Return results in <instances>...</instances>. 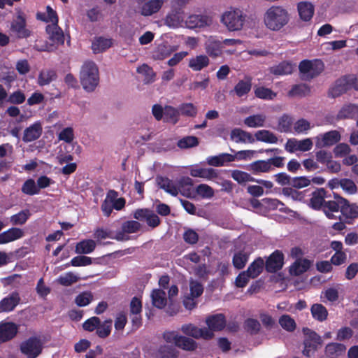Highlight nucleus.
Returning <instances> with one entry per match:
<instances>
[{"mask_svg": "<svg viewBox=\"0 0 358 358\" xmlns=\"http://www.w3.org/2000/svg\"><path fill=\"white\" fill-rule=\"evenodd\" d=\"M289 21L288 10L282 6H272L265 12L264 22L266 27L272 31H278Z\"/></svg>", "mask_w": 358, "mask_h": 358, "instance_id": "f257e3e1", "label": "nucleus"}, {"mask_svg": "<svg viewBox=\"0 0 358 358\" xmlns=\"http://www.w3.org/2000/svg\"><path fill=\"white\" fill-rule=\"evenodd\" d=\"M80 80L83 89L93 92L99 83V72L97 65L92 61L85 62L80 69Z\"/></svg>", "mask_w": 358, "mask_h": 358, "instance_id": "f03ea898", "label": "nucleus"}, {"mask_svg": "<svg viewBox=\"0 0 358 358\" xmlns=\"http://www.w3.org/2000/svg\"><path fill=\"white\" fill-rule=\"evenodd\" d=\"M246 15L237 8H231L221 15L220 21L230 31H240L245 22Z\"/></svg>", "mask_w": 358, "mask_h": 358, "instance_id": "7ed1b4c3", "label": "nucleus"}, {"mask_svg": "<svg viewBox=\"0 0 358 358\" xmlns=\"http://www.w3.org/2000/svg\"><path fill=\"white\" fill-rule=\"evenodd\" d=\"M324 63L320 59H305L299 65L301 78L304 80H310L317 77L324 71Z\"/></svg>", "mask_w": 358, "mask_h": 358, "instance_id": "20e7f679", "label": "nucleus"}, {"mask_svg": "<svg viewBox=\"0 0 358 358\" xmlns=\"http://www.w3.org/2000/svg\"><path fill=\"white\" fill-rule=\"evenodd\" d=\"M352 87L358 90V78L353 75L344 76L336 80L329 90V95L332 97H337Z\"/></svg>", "mask_w": 358, "mask_h": 358, "instance_id": "39448f33", "label": "nucleus"}, {"mask_svg": "<svg viewBox=\"0 0 358 358\" xmlns=\"http://www.w3.org/2000/svg\"><path fill=\"white\" fill-rule=\"evenodd\" d=\"M20 349L27 358H36L42 352L43 343L40 338L34 336L22 342Z\"/></svg>", "mask_w": 358, "mask_h": 358, "instance_id": "423d86ee", "label": "nucleus"}, {"mask_svg": "<svg viewBox=\"0 0 358 358\" xmlns=\"http://www.w3.org/2000/svg\"><path fill=\"white\" fill-rule=\"evenodd\" d=\"M10 31L18 38H25L31 35V31L27 28L25 15L22 12L18 11L12 20Z\"/></svg>", "mask_w": 358, "mask_h": 358, "instance_id": "0eeeda50", "label": "nucleus"}, {"mask_svg": "<svg viewBox=\"0 0 358 358\" xmlns=\"http://www.w3.org/2000/svg\"><path fill=\"white\" fill-rule=\"evenodd\" d=\"M185 27L190 29H204L213 24V18L208 15L192 14L189 15L184 21Z\"/></svg>", "mask_w": 358, "mask_h": 358, "instance_id": "6e6552de", "label": "nucleus"}, {"mask_svg": "<svg viewBox=\"0 0 358 358\" xmlns=\"http://www.w3.org/2000/svg\"><path fill=\"white\" fill-rule=\"evenodd\" d=\"M180 329L184 334L195 339L203 338L208 340L213 336V333L207 328H199L191 323L182 325Z\"/></svg>", "mask_w": 358, "mask_h": 358, "instance_id": "1a4fd4ad", "label": "nucleus"}, {"mask_svg": "<svg viewBox=\"0 0 358 358\" xmlns=\"http://www.w3.org/2000/svg\"><path fill=\"white\" fill-rule=\"evenodd\" d=\"M204 48L208 56L213 59L222 56L224 52L222 41H220L215 36L207 37L204 43Z\"/></svg>", "mask_w": 358, "mask_h": 358, "instance_id": "9d476101", "label": "nucleus"}, {"mask_svg": "<svg viewBox=\"0 0 358 358\" xmlns=\"http://www.w3.org/2000/svg\"><path fill=\"white\" fill-rule=\"evenodd\" d=\"M141 224L134 220L124 222L121 226V230L115 233L114 239L118 241H125L129 239V234L138 232L141 229Z\"/></svg>", "mask_w": 358, "mask_h": 358, "instance_id": "9b49d317", "label": "nucleus"}, {"mask_svg": "<svg viewBox=\"0 0 358 358\" xmlns=\"http://www.w3.org/2000/svg\"><path fill=\"white\" fill-rule=\"evenodd\" d=\"M313 145V143L310 138H305L303 140L289 138L287 141L285 145V149L290 153H293L296 151L306 152L310 150Z\"/></svg>", "mask_w": 358, "mask_h": 358, "instance_id": "f8f14e48", "label": "nucleus"}, {"mask_svg": "<svg viewBox=\"0 0 358 358\" xmlns=\"http://www.w3.org/2000/svg\"><path fill=\"white\" fill-rule=\"evenodd\" d=\"M315 146L318 148L330 147L341 140V134L336 130H332L319 134L315 138Z\"/></svg>", "mask_w": 358, "mask_h": 358, "instance_id": "ddd939ff", "label": "nucleus"}, {"mask_svg": "<svg viewBox=\"0 0 358 358\" xmlns=\"http://www.w3.org/2000/svg\"><path fill=\"white\" fill-rule=\"evenodd\" d=\"M134 217L140 221H146L148 225L152 228H155L160 224L159 217L155 213L148 209L136 210L134 213Z\"/></svg>", "mask_w": 358, "mask_h": 358, "instance_id": "4468645a", "label": "nucleus"}, {"mask_svg": "<svg viewBox=\"0 0 358 358\" xmlns=\"http://www.w3.org/2000/svg\"><path fill=\"white\" fill-rule=\"evenodd\" d=\"M166 0H148L141 4L139 12L143 16H151L158 13Z\"/></svg>", "mask_w": 358, "mask_h": 358, "instance_id": "2eb2a0df", "label": "nucleus"}, {"mask_svg": "<svg viewBox=\"0 0 358 358\" xmlns=\"http://www.w3.org/2000/svg\"><path fill=\"white\" fill-rule=\"evenodd\" d=\"M252 250L248 247H244L242 250H236L232 258L233 266L236 269H242L246 265Z\"/></svg>", "mask_w": 358, "mask_h": 358, "instance_id": "dca6fc26", "label": "nucleus"}, {"mask_svg": "<svg viewBox=\"0 0 358 358\" xmlns=\"http://www.w3.org/2000/svg\"><path fill=\"white\" fill-rule=\"evenodd\" d=\"M284 256L282 252L275 250L266 262L265 266L268 272H275L283 266Z\"/></svg>", "mask_w": 358, "mask_h": 358, "instance_id": "f3484780", "label": "nucleus"}, {"mask_svg": "<svg viewBox=\"0 0 358 358\" xmlns=\"http://www.w3.org/2000/svg\"><path fill=\"white\" fill-rule=\"evenodd\" d=\"M156 182L157 186L164 189L168 194L176 196L179 194V187L176 181L170 180L166 177L157 176Z\"/></svg>", "mask_w": 358, "mask_h": 358, "instance_id": "a211bd4d", "label": "nucleus"}, {"mask_svg": "<svg viewBox=\"0 0 358 358\" xmlns=\"http://www.w3.org/2000/svg\"><path fill=\"white\" fill-rule=\"evenodd\" d=\"M17 331V326L13 322L0 323V343H4L13 338Z\"/></svg>", "mask_w": 358, "mask_h": 358, "instance_id": "6ab92c4d", "label": "nucleus"}, {"mask_svg": "<svg viewBox=\"0 0 358 358\" xmlns=\"http://www.w3.org/2000/svg\"><path fill=\"white\" fill-rule=\"evenodd\" d=\"M43 127L40 122H36L24 131L22 141L29 143L38 139L42 134Z\"/></svg>", "mask_w": 358, "mask_h": 358, "instance_id": "aec40b11", "label": "nucleus"}, {"mask_svg": "<svg viewBox=\"0 0 358 358\" xmlns=\"http://www.w3.org/2000/svg\"><path fill=\"white\" fill-rule=\"evenodd\" d=\"M297 10L300 19L304 22L310 21L315 12V6L310 1H300L297 3Z\"/></svg>", "mask_w": 358, "mask_h": 358, "instance_id": "412c9836", "label": "nucleus"}, {"mask_svg": "<svg viewBox=\"0 0 358 358\" xmlns=\"http://www.w3.org/2000/svg\"><path fill=\"white\" fill-rule=\"evenodd\" d=\"M313 262L308 259H296L289 267V273L292 275L298 276L306 272Z\"/></svg>", "mask_w": 358, "mask_h": 358, "instance_id": "4be33fe9", "label": "nucleus"}, {"mask_svg": "<svg viewBox=\"0 0 358 358\" xmlns=\"http://www.w3.org/2000/svg\"><path fill=\"white\" fill-rule=\"evenodd\" d=\"M20 297L17 292H13L0 301V312L13 310L20 303Z\"/></svg>", "mask_w": 358, "mask_h": 358, "instance_id": "5701e85b", "label": "nucleus"}, {"mask_svg": "<svg viewBox=\"0 0 358 358\" xmlns=\"http://www.w3.org/2000/svg\"><path fill=\"white\" fill-rule=\"evenodd\" d=\"M305 334L304 345L311 348L315 350L319 346L322 344V339L316 332L306 329L303 330Z\"/></svg>", "mask_w": 358, "mask_h": 358, "instance_id": "b1692460", "label": "nucleus"}, {"mask_svg": "<svg viewBox=\"0 0 358 358\" xmlns=\"http://www.w3.org/2000/svg\"><path fill=\"white\" fill-rule=\"evenodd\" d=\"M230 138L235 143H253L255 138L252 135L241 129L235 128L231 130L230 134Z\"/></svg>", "mask_w": 358, "mask_h": 358, "instance_id": "393cba45", "label": "nucleus"}, {"mask_svg": "<svg viewBox=\"0 0 358 358\" xmlns=\"http://www.w3.org/2000/svg\"><path fill=\"white\" fill-rule=\"evenodd\" d=\"M46 31L49 35L50 40L55 44H63L64 42V36L62 30L58 27V24H48L46 27Z\"/></svg>", "mask_w": 358, "mask_h": 358, "instance_id": "a878e982", "label": "nucleus"}, {"mask_svg": "<svg viewBox=\"0 0 358 358\" xmlns=\"http://www.w3.org/2000/svg\"><path fill=\"white\" fill-rule=\"evenodd\" d=\"M210 64L208 55H199L189 59L188 66L194 71H199L206 68Z\"/></svg>", "mask_w": 358, "mask_h": 358, "instance_id": "bb28decb", "label": "nucleus"}, {"mask_svg": "<svg viewBox=\"0 0 358 358\" xmlns=\"http://www.w3.org/2000/svg\"><path fill=\"white\" fill-rule=\"evenodd\" d=\"M24 232L19 228H11L0 234V245L6 244L22 238Z\"/></svg>", "mask_w": 358, "mask_h": 358, "instance_id": "cd10ccee", "label": "nucleus"}, {"mask_svg": "<svg viewBox=\"0 0 358 358\" xmlns=\"http://www.w3.org/2000/svg\"><path fill=\"white\" fill-rule=\"evenodd\" d=\"M266 122V115L264 113L255 114L244 119V124L250 128L263 127Z\"/></svg>", "mask_w": 358, "mask_h": 358, "instance_id": "c85d7f7f", "label": "nucleus"}, {"mask_svg": "<svg viewBox=\"0 0 358 358\" xmlns=\"http://www.w3.org/2000/svg\"><path fill=\"white\" fill-rule=\"evenodd\" d=\"M342 214L348 218H355L358 217V206L355 203H350L344 199H340Z\"/></svg>", "mask_w": 358, "mask_h": 358, "instance_id": "c756f323", "label": "nucleus"}, {"mask_svg": "<svg viewBox=\"0 0 358 358\" xmlns=\"http://www.w3.org/2000/svg\"><path fill=\"white\" fill-rule=\"evenodd\" d=\"M206 324L208 326V330L220 331L222 330L226 324L224 317L222 314H217L206 319Z\"/></svg>", "mask_w": 358, "mask_h": 358, "instance_id": "7c9ffc66", "label": "nucleus"}, {"mask_svg": "<svg viewBox=\"0 0 358 358\" xmlns=\"http://www.w3.org/2000/svg\"><path fill=\"white\" fill-rule=\"evenodd\" d=\"M345 345L338 343H330L325 347V354L330 358H338L345 352Z\"/></svg>", "mask_w": 358, "mask_h": 358, "instance_id": "2f4dec72", "label": "nucleus"}, {"mask_svg": "<svg viewBox=\"0 0 358 358\" xmlns=\"http://www.w3.org/2000/svg\"><path fill=\"white\" fill-rule=\"evenodd\" d=\"M325 194L326 192L323 188L317 189L314 191L311 194L309 206L313 209H320L324 202Z\"/></svg>", "mask_w": 358, "mask_h": 358, "instance_id": "473e14b6", "label": "nucleus"}, {"mask_svg": "<svg viewBox=\"0 0 358 358\" xmlns=\"http://www.w3.org/2000/svg\"><path fill=\"white\" fill-rule=\"evenodd\" d=\"M112 44V40L110 38H95L92 43V50L95 54L100 53L111 47Z\"/></svg>", "mask_w": 358, "mask_h": 358, "instance_id": "72a5a7b5", "label": "nucleus"}, {"mask_svg": "<svg viewBox=\"0 0 358 358\" xmlns=\"http://www.w3.org/2000/svg\"><path fill=\"white\" fill-rule=\"evenodd\" d=\"M96 243L95 241L92 239H85L78 242L75 248V252L77 254H90L96 248Z\"/></svg>", "mask_w": 358, "mask_h": 358, "instance_id": "f704fd0d", "label": "nucleus"}, {"mask_svg": "<svg viewBox=\"0 0 358 358\" xmlns=\"http://www.w3.org/2000/svg\"><path fill=\"white\" fill-rule=\"evenodd\" d=\"M251 87L252 78L247 76L238 82L234 88V92L238 97H241L247 94L250 91Z\"/></svg>", "mask_w": 358, "mask_h": 358, "instance_id": "c9c22d12", "label": "nucleus"}, {"mask_svg": "<svg viewBox=\"0 0 358 358\" xmlns=\"http://www.w3.org/2000/svg\"><path fill=\"white\" fill-rule=\"evenodd\" d=\"M183 22L182 14L179 11H172L168 13L164 19V24L171 28L182 27Z\"/></svg>", "mask_w": 358, "mask_h": 358, "instance_id": "e433bc0d", "label": "nucleus"}, {"mask_svg": "<svg viewBox=\"0 0 358 358\" xmlns=\"http://www.w3.org/2000/svg\"><path fill=\"white\" fill-rule=\"evenodd\" d=\"M255 141H261L266 143L275 144L278 139L275 134L269 130L262 129L255 132L254 135Z\"/></svg>", "mask_w": 358, "mask_h": 358, "instance_id": "4c0bfd02", "label": "nucleus"}, {"mask_svg": "<svg viewBox=\"0 0 358 358\" xmlns=\"http://www.w3.org/2000/svg\"><path fill=\"white\" fill-rule=\"evenodd\" d=\"M207 163L210 166H222L227 162H234L233 155L228 153H222L217 156L208 157Z\"/></svg>", "mask_w": 358, "mask_h": 358, "instance_id": "58836bf2", "label": "nucleus"}, {"mask_svg": "<svg viewBox=\"0 0 358 358\" xmlns=\"http://www.w3.org/2000/svg\"><path fill=\"white\" fill-rule=\"evenodd\" d=\"M151 299L153 306L159 309L164 308L167 303L166 292L162 289H154L151 293Z\"/></svg>", "mask_w": 358, "mask_h": 358, "instance_id": "ea45409f", "label": "nucleus"}, {"mask_svg": "<svg viewBox=\"0 0 358 358\" xmlns=\"http://www.w3.org/2000/svg\"><path fill=\"white\" fill-rule=\"evenodd\" d=\"M294 66L287 62H282L278 65L271 66L269 69L270 72L275 76H284L291 74L293 71Z\"/></svg>", "mask_w": 358, "mask_h": 358, "instance_id": "a19ab883", "label": "nucleus"}, {"mask_svg": "<svg viewBox=\"0 0 358 358\" xmlns=\"http://www.w3.org/2000/svg\"><path fill=\"white\" fill-rule=\"evenodd\" d=\"M358 115V106L349 104L345 105L339 110L337 114V119H351Z\"/></svg>", "mask_w": 358, "mask_h": 358, "instance_id": "79ce46f5", "label": "nucleus"}, {"mask_svg": "<svg viewBox=\"0 0 358 358\" xmlns=\"http://www.w3.org/2000/svg\"><path fill=\"white\" fill-rule=\"evenodd\" d=\"M171 47L165 43H161L157 45L152 52V57L155 60H163L169 57L173 52Z\"/></svg>", "mask_w": 358, "mask_h": 358, "instance_id": "37998d69", "label": "nucleus"}, {"mask_svg": "<svg viewBox=\"0 0 358 358\" xmlns=\"http://www.w3.org/2000/svg\"><path fill=\"white\" fill-rule=\"evenodd\" d=\"M310 312L313 317L319 322H324L327 319L328 310L322 304H313L311 306Z\"/></svg>", "mask_w": 358, "mask_h": 358, "instance_id": "c03bdc74", "label": "nucleus"}, {"mask_svg": "<svg viewBox=\"0 0 358 358\" xmlns=\"http://www.w3.org/2000/svg\"><path fill=\"white\" fill-rule=\"evenodd\" d=\"M179 187V193L185 196H190L191 187L193 186V180L189 177H182L176 182Z\"/></svg>", "mask_w": 358, "mask_h": 358, "instance_id": "a18cd8bd", "label": "nucleus"}, {"mask_svg": "<svg viewBox=\"0 0 358 358\" xmlns=\"http://www.w3.org/2000/svg\"><path fill=\"white\" fill-rule=\"evenodd\" d=\"M264 266V262L263 259L259 257L250 264L246 271L249 273L251 278H255L262 272Z\"/></svg>", "mask_w": 358, "mask_h": 358, "instance_id": "49530a36", "label": "nucleus"}, {"mask_svg": "<svg viewBox=\"0 0 358 358\" xmlns=\"http://www.w3.org/2000/svg\"><path fill=\"white\" fill-rule=\"evenodd\" d=\"M56 77V73L53 70H43L38 75V83L40 86L47 85L55 80Z\"/></svg>", "mask_w": 358, "mask_h": 358, "instance_id": "de8ad7c7", "label": "nucleus"}, {"mask_svg": "<svg viewBox=\"0 0 358 358\" xmlns=\"http://www.w3.org/2000/svg\"><path fill=\"white\" fill-rule=\"evenodd\" d=\"M176 346L185 350H194L197 345L192 338L179 335L176 340Z\"/></svg>", "mask_w": 358, "mask_h": 358, "instance_id": "09e8293b", "label": "nucleus"}, {"mask_svg": "<svg viewBox=\"0 0 358 358\" xmlns=\"http://www.w3.org/2000/svg\"><path fill=\"white\" fill-rule=\"evenodd\" d=\"M250 170L254 173H268L271 171L268 160H258L250 165Z\"/></svg>", "mask_w": 358, "mask_h": 358, "instance_id": "8fccbe9b", "label": "nucleus"}, {"mask_svg": "<svg viewBox=\"0 0 358 358\" xmlns=\"http://www.w3.org/2000/svg\"><path fill=\"white\" fill-rule=\"evenodd\" d=\"M180 110L179 108H175L170 106H166L164 108V120L167 122L176 124L179 118Z\"/></svg>", "mask_w": 358, "mask_h": 358, "instance_id": "3c124183", "label": "nucleus"}, {"mask_svg": "<svg viewBox=\"0 0 358 358\" xmlns=\"http://www.w3.org/2000/svg\"><path fill=\"white\" fill-rule=\"evenodd\" d=\"M137 72L145 76L144 81L145 83H151L154 82L155 79L156 73L153 71L152 69L147 64H143L138 67Z\"/></svg>", "mask_w": 358, "mask_h": 358, "instance_id": "603ef678", "label": "nucleus"}, {"mask_svg": "<svg viewBox=\"0 0 358 358\" xmlns=\"http://www.w3.org/2000/svg\"><path fill=\"white\" fill-rule=\"evenodd\" d=\"M224 52L227 55H232L236 51V47L242 43L239 39L226 38L222 41Z\"/></svg>", "mask_w": 358, "mask_h": 358, "instance_id": "864d4df0", "label": "nucleus"}, {"mask_svg": "<svg viewBox=\"0 0 358 358\" xmlns=\"http://www.w3.org/2000/svg\"><path fill=\"white\" fill-rule=\"evenodd\" d=\"M79 279V277L76 274L72 272H68L60 275L57 279V282L63 286H70L78 282Z\"/></svg>", "mask_w": 358, "mask_h": 358, "instance_id": "5fc2aeb1", "label": "nucleus"}, {"mask_svg": "<svg viewBox=\"0 0 358 358\" xmlns=\"http://www.w3.org/2000/svg\"><path fill=\"white\" fill-rule=\"evenodd\" d=\"M255 94L259 99L268 100H272L276 96L274 92L264 87H259L255 89Z\"/></svg>", "mask_w": 358, "mask_h": 358, "instance_id": "6e6d98bb", "label": "nucleus"}, {"mask_svg": "<svg viewBox=\"0 0 358 358\" xmlns=\"http://www.w3.org/2000/svg\"><path fill=\"white\" fill-rule=\"evenodd\" d=\"M310 87L306 84H299L293 86L288 94L290 96H303L310 93Z\"/></svg>", "mask_w": 358, "mask_h": 358, "instance_id": "4d7b16f0", "label": "nucleus"}, {"mask_svg": "<svg viewBox=\"0 0 358 358\" xmlns=\"http://www.w3.org/2000/svg\"><path fill=\"white\" fill-rule=\"evenodd\" d=\"M29 216L30 213L28 210H22L20 213L11 216L10 222L14 225H22L26 222Z\"/></svg>", "mask_w": 358, "mask_h": 358, "instance_id": "13d9d810", "label": "nucleus"}, {"mask_svg": "<svg viewBox=\"0 0 358 358\" xmlns=\"http://www.w3.org/2000/svg\"><path fill=\"white\" fill-rule=\"evenodd\" d=\"M199 144L198 138L195 136H186L178 142V146L182 149H187L197 146Z\"/></svg>", "mask_w": 358, "mask_h": 358, "instance_id": "bf43d9fd", "label": "nucleus"}, {"mask_svg": "<svg viewBox=\"0 0 358 358\" xmlns=\"http://www.w3.org/2000/svg\"><path fill=\"white\" fill-rule=\"evenodd\" d=\"M280 326L288 331H293L296 329L294 320L288 315H284L279 319Z\"/></svg>", "mask_w": 358, "mask_h": 358, "instance_id": "052dcab7", "label": "nucleus"}, {"mask_svg": "<svg viewBox=\"0 0 358 358\" xmlns=\"http://www.w3.org/2000/svg\"><path fill=\"white\" fill-rule=\"evenodd\" d=\"M231 177L238 183L253 182L255 180L249 173L238 170L234 171L231 173Z\"/></svg>", "mask_w": 358, "mask_h": 358, "instance_id": "680f3d73", "label": "nucleus"}, {"mask_svg": "<svg viewBox=\"0 0 358 358\" xmlns=\"http://www.w3.org/2000/svg\"><path fill=\"white\" fill-rule=\"evenodd\" d=\"M93 299V295L90 292H83L75 299V303L80 307L88 305Z\"/></svg>", "mask_w": 358, "mask_h": 358, "instance_id": "e2e57ef3", "label": "nucleus"}, {"mask_svg": "<svg viewBox=\"0 0 358 358\" xmlns=\"http://www.w3.org/2000/svg\"><path fill=\"white\" fill-rule=\"evenodd\" d=\"M341 187L344 192L349 194H355L357 192V187L355 182L348 178L341 179Z\"/></svg>", "mask_w": 358, "mask_h": 358, "instance_id": "0e129e2a", "label": "nucleus"}, {"mask_svg": "<svg viewBox=\"0 0 358 358\" xmlns=\"http://www.w3.org/2000/svg\"><path fill=\"white\" fill-rule=\"evenodd\" d=\"M180 113L188 117H195L197 114V108L191 103H182L179 106Z\"/></svg>", "mask_w": 358, "mask_h": 358, "instance_id": "69168bd1", "label": "nucleus"}, {"mask_svg": "<svg viewBox=\"0 0 358 358\" xmlns=\"http://www.w3.org/2000/svg\"><path fill=\"white\" fill-rule=\"evenodd\" d=\"M190 296L192 298H198L203 292V285L197 280L191 279L189 281Z\"/></svg>", "mask_w": 358, "mask_h": 358, "instance_id": "338daca9", "label": "nucleus"}, {"mask_svg": "<svg viewBox=\"0 0 358 358\" xmlns=\"http://www.w3.org/2000/svg\"><path fill=\"white\" fill-rule=\"evenodd\" d=\"M196 193L203 198L210 199L214 196L213 189L206 184H200L196 188Z\"/></svg>", "mask_w": 358, "mask_h": 358, "instance_id": "774afa93", "label": "nucleus"}]
</instances>
